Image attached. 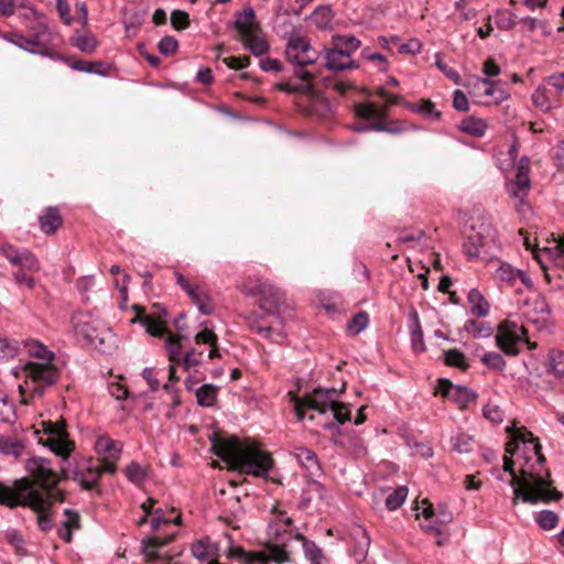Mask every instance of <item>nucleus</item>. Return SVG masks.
<instances>
[{"label":"nucleus","instance_id":"nucleus-1","mask_svg":"<svg viewBox=\"0 0 564 564\" xmlns=\"http://www.w3.org/2000/svg\"><path fill=\"white\" fill-rule=\"evenodd\" d=\"M213 453L229 465L230 469L256 477H267L273 466L272 457L254 445H245L236 435L223 438L213 435Z\"/></svg>","mask_w":564,"mask_h":564},{"label":"nucleus","instance_id":"nucleus-2","mask_svg":"<svg viewBox=\"0 0 564 564\" xmlns=\"http://www.w3.org/2000/svg\"><path fill=\"white\" fill-rule=\"evenodd\" d=\"M514 462L511 456H503V470L511 476L510 486L513 489V505L519 500L535 505L538 502L549 503L550 501H558L563 498V494L557 490L551 479L550 469H545V475H541L532 466L531 469H521V476H517L514 471Z\"/></svg>","mask_w":564,"mask_h":564},{"label":"nucleus","instance_id":"nucleus-61","mask_svg":"<svg viewBox=\"0 0 564 564\" xmlns=\"http://www.w3.org/2000/svg\"><path fill=\"white\" fill-rule=\"evenodd\" d=\"M550 365L556 376L563 377L564 376V352L561 350H552L550 352Z\"/></svg>","mask_w":564,"mask_h":564},{"label":"nucleus","instance_id":"nucleus-35","mask_svg":"<svg viewBox=\"0 0 564 564\" xmlns=\"http://www.w3.org/2000/svg\"><path fill=\"white\" fill-rule=\"evenodd\" d=\"M70 42L80 52L87 53V54L94 53L98 46V41L94 34H91V33L80 34L78 31L75 32Z\"/></svg>","mask_w":564,"mask_h":564},{"label":"nucleus","instance_id":"nucleus-42","mask_svg":"<svg viewBox=\"0 0 564 564\" xmlns=\"http://www.w3.org/2000/svg\"><path fill=\"white\" fill-rule=\"evenodd\" d=\"M295 539L302 541L305 557L314 564H319L324 557L322 550L301 533H296Z\"/></svg>","mask_w":564,"mask_h":564},{"label":"nucleus","instance_id":"nucleus-28","mask_svg":"<svg viewBox=\"0 0 564 564\" xmlns=\"http://www.w3.org/2000/svg\"><path fill=\"white\" fill-rule=\"evenodd\" d=\"M95 448L98 454L106 455L110 459L118 460L122 451V446L108 436H100L96 441Z\"/></svg>","mask_w":564,"mask_h":564},{"label":"nucleus","instance_id":"nucleus-25","mask_svg":"<svg viewBox=\"0 0 564 564\" xmlns=\"http://www.w3.org/2000/svg\"><path fill=\"white\" fill-rule=\"evenodd\" d=\"M334 47L336 55H344L346 58L351 59V54L357 51L361 42L354 35H335L333 36Z\"/></svg>","mask_w":564,"mask_h":564},{"label":"nucleus","instance_id":"nucleus-53","mask_svg":"<svg viewBox=\"0 0 564 564\" xmlns=\"http://www.w3.org/2000/svg\"><path fill=\"white\" fill-rule=\"evenodd\" d=\"M213 552V544L209 538L202 539L192 545V554L200 560H206Z\"/></svg>","mask_w":564,"mask_h":564},{"label":"nucleus","instance_id":"nucleus-41","mask_svg":"<svg viewBox=\"0 0 564 564\" xmlns=\"http://www.w3.org/2000/svg\"><path fill=\"white\" fill-rule=\"evenodd\" d=\"M24 451V444L15 437L0 435V452L6 455L20 457Z\"/></svg>","mask_w":564,"mask_h":564},{"label":"nucleus","instance_id":"nucleus-27","mask_svg":"<svg viewBox=\"0 0 564 564\" xmlns=\"http://www.w3.org/2000/svg\"><path fill=\"white\" fill-rule=\"evenodd\" d=\"M325 54V67L329 70L339 72L344 69H355L358 68V64L354 59H348L347 62H343L344 55H336V51L332 48L325 47L323 50Z\"/></svg>","mask_w":564,"mask_h":564},{"label":"nucleus","instance_id":"nucleus-59","mask_svg":"<svg viewBox=\"0 0 564 564\" xmlns=\"http://www.w3.org/2000/svg\"><path fill=\"white\" fill-rule=\"evenodd\" d=\"M285 56L290 63L294 64V68L305 69L306 65L314 64L316 61V58H302L297 52L289 46L285 48Z\"/></svg>","mask_w":564,"mask_h":564},{"label":"nucleus","instance_id":"nucleus-23","mask_svg":"<svg viewBox=\"0 0 564 564\" xmlns=\"http://www.w3.org/2000/svg\"><path fill=\"white\" fill-rule=\"evenodd\" d=\"M340 392L337 391L336 397H332L330 401L326 403L325 405V413L327 410H332L333 417L337 423L328 422L323 424V427L325 430H334L339 432L338 424H344L345 422L350 421V409L348 404L340 403L336 401V398H338Z\"/></svg>","mask_w":564,"mask_h":564},{"label":"nucleus","instance_id":"nucleus-51","mask_svg":"<svg viewBox=\"0 0 564 564\" xmlns=\"http://www.w3.org/2000/svg\"><path fill=\"white\" fill-rule=\"evenodd\" d=\"M408 496V488L400 486L386 498L387 509L394 511L402 506Z\"/></svg>","mask_w":564,"mask_h":564},{"label":"nucleus","instance_id":"nucleus-50","mask_svg":"<svg viewBox=\"0 0 564 564\" xmlns=\"http://www.w3.org/2000/svg\"><path fill=\"white\" fill-rule=\"evenodd\" d=\"M519 271L520 270L514 269L511 264L501 262L499 268L496 270V278L502 282L508 283L509 285H513L518 280Z\"/></svg>","mask_w":564,"mask_h":564},{"label":"nucleus","instance_id":"nucleus-49","mask_svg":"<svg viewBox=\"0 0 564 564\" xmlns=\"http://www.w3.org/2000/svg\"><path fill=\"white\" fill-rule=\"evenodd\" d=\"M464 253L469 259H476L480 256V251L484 250V253L488 252V249L490 247H482V245L479 243L478 239L475 235H471L466 238L464 245H463Z\"/></svg>","mask_w":564,"mask_h":564},{"label":"nucleus","instance_id":"nucleus-21","mask_svg":"<svg viewBox=\"0 0 564 564\" xmlns=\"http://www.w3.org/2000/svg\"><path fill=\"white\" fill-rule=\"evenodd\" d=\"M20 40L26 42L29 47L28 52L46 57H54L55 53L51 50L50 45L53 41L52 33H31L28 36H21Z\"/></svg>","mask_w":564,"mask_h":564},{"label":"nucleus","instance_id":"nucleus-9","mask_svg":"<svg viewBox=\"0 0 564 564\" xmlns=\"http://www.w3.org/2000/svg\"><path fill=\"white\" fill-rule=\"evenodd\" d=\"M132 308L135 311L137 315L131 319L132 323L140 322L145 327V330L155 337H161L165 333H169V328L166 327V308L160 304L155 303L152 305V311L149 315L145 314L144 307L140 305H133Z\"/></svg>","mask_w":564,"mask_h":564},{"label":"nucleus","instance_id":"nucleus-47","mask_svg":"<svg viewBox=\"0 0 564 564\" xmlns=\"http://www.w3.org/2000/svg\"><path fill=\"white\" fill-rule=\"evenodd\" d=\"M369 323V315L365 311H360L355 314L351 319L347 323V332L351 335L360 334Z\"/></svg>","mask_w":564,"mask_h":564},{"label":"nucleus","instance_id":"nucleus-22","mask_svg":"<svg viewBox=\"0 0 564 564\" xmlns=\"http://www.w3.org/2000/svg\"><path fill=\"white\" fill-rule=\"evenodd\" d=\"M313 76V73L302 69V68H294L293 70V77L300 79L299 83H292L289 82H281L276 83L274 85L275 89L289 93V94H302L304 91H311L312 89V83L311 78Z\"/></svg>","mask_w":564,"mask_h":564},{"label":"nucleus","instance_id":"nucleus-55","mask_svg":"<svg viewBox=\"0 0 564 564\" xmlns=\"http://www.w3.org/2000/svg\"><path fill=\"white\" fill-rule=\"evenodd\" d=\"M481 362L491 370L502 371L506 367V360L498 352H486L481 357Z\"/></svg>","mask_w":564,"mask_h":564},{"label":"nucleus","instance_id":"nucleus-17","mask_svg":"<svg viewBox=\"0 0 564 564\" xmlns=\"http://www.w3.org/2000/svg\"><path fill=\"white\" fill-rule=\"evenodd\" d=\"M303 95L307 99V102L304 106V111L307 116L317 117L319 119L330 116V102L322 95V91H318L316 84H312L311 91H304Z\"/></svg>","mask_w":564,"mask_h":564},{"label":"nucleus","instance_id":"nucleus-18","mask_svg":"<svg viewBox=\"0 0 564 564\" xmlns=\"http://www.w3.org/2000/svg\"><path fill=\"white\" fill-rule=\"evenodd\" d=\"M351 544L349 547L350 555L356 562L361 563L366 560L370 546V535L361 525H356L350 531Z\"/></svg>","mask_w":564,"mask_h":564},{"label":"nucleus","instance_id":"nucleus-33","mask_svg":"<svg viewBox=\"0 0 564 564\" xmlns=\"http://www.w3.org/2000/svg\"><path fill=\"white\" fill-rule=\"evenodd\" d=\"M240 41L245 48L249 50L254 56H262L270 48L268 42L260 36L259 33H251L249 36L242 37Z\"/></svg>","mask_w":564,"mask_h":564},{"label":"nucleus","instance_id":"nucleus-56","mask_svg":"<svg viewBox=\"0 0 564 564\" xmlns=\"http://www.w3.org/2000/svg\"><path fill=\"white\" fill-rule=\"evenodd\" d=\"M558 516L552 510H542L538 517V523L543 530H552L557 525Z\"/></svg>","mask_w":564,"mask_h":564},{"label":"nucleus","instance_id":"nucleus-62","mask_svg":"<svg viewBox=\"0 0 564 564\" xmlns=\"http://www.w3.org/2000/svg\"><path fill=\"white\" fill-rule=\"evenodd\" d=\"M34 17L33 21L29 24L28 29L31 33H52L47 26L45 18L41 14H37L32 10L31 12Z\"/></svg>","mask_w":564,"mask_h":564},{"label":"nucleus","instance_id":"nucleus-48","mask_svg":"<svg viewBox=\"0 0 564 564\" xmlns=\"http://www.w3.org/2000/svg\"><path fill=\"white\" fill-rule=\"evenodd\" d=\"M444 362L449 367H456L460 370L468 368L465 355L456 348L444 351Z\"/></svg>","mask_w":564,"mask_h":564},{"label":"nucleus","instance_id":"nucleus-11","mask_svg":"<svg viewBox=\"0 0 564 564\" xmlns=\"http://www.w3.org/2000/svg\"><path fill=\"white\" fill-rule=\"evenodd\" d=\"M517 325L512 322L505 321L498 326V334L496 336L497 346L508 356H517L520 352L518 345L520 343H528L530 348H535L536 344H531L527 339L528 330L522 326L520 327L521 335H518L511 329Z\"/></svg>","mask_w":564,"mask_h":564},{"label":"nucleus","instance_id":"nucleus-13","mask_svg":"<svg viewBox=\"0 0 564 564\" xmlns=\"http://www.w3.org/2000/svg\"><path fill=\"white\" fill-rule=\"evenodd\" d=\"M422 514L424 522L421 523V528L429 533L436 535L442 534V527L453 521V513L444 505H438L437 509H434L433 505L427 501H422Z\"/></svg>","mask_w":564,"mask_h":564},{"label":"nucleus","instance_id":"nucleus-45","mask_svg":"<svg viewBox=\"0 0 564 564\" xmlns=\"http://www.w3.org/2000/svg\"><path fill=\"white\" fill-rule=\"evenodd\" d=\"M312 19L318 29L325 30L329 28L333 20L332 8L329 6H318L314 10Z\"/></svg>","mask_w":564,"mask_h":564},{"label":"nucleus","instance_id":"nucleus-6","mask_svg":"<svg viewBox=\"0 0 564 564\" xmlns=\"http://www.w3.org/2000/svg\"><path fill=\"white\" fill-rule=\"evenodd\" d=\"M42 426L47 437L45 441L40 438V443L50 447L56 455L66 459L75 445L74 442L68 438L65 420L61 419L57 422L42 421Z\"/></svg>","mask_w":564,"mask_h":564},{"label":"nucleus","instance_id":"nucleus-3","mask_svg":"<svg viewBox=\"0 0 564 564\" xmlns=\"http://www.w3.org/2000/svg\"><path fill=\"white\" fill-rule=\"evenodd\" d=\"M0 505L9 508L29 507L37 513V525L42 531L52 529V497L44 495L26 477L14 480L13 487L0 484Z\"/></svg>","mask_w":564,"mask_h":564},{"label":"nucleus","instance_id":"nucleus-43","mask_svg":"<svg viewBox=\"0 0 564 564\" xmlns=\"http://www.w3.org/2000/svg\"><path fill=\"white\" fill-rule=\"evenodd\" d=\"M529 167L518 166L514 182L513 196L521 197L527 194L530 188Z\"/></svg>","mask_w":564,"mask_h":564},{"label":"nucleus","instance_id":"nucleus-54","mask_svg":"<svg viewBox=\"0 0 564 564\" xmlns=\"http://www.w3.org/2000/svg\"><path fill=\"white\" fill-rule=\"evenodd\" d=\"M296 457L306 469H319L316 454L313 451L305 447H300L299 452L296 453Z\"/></svg>","mask_w":564,"mask_h":564},{"label":"nucleus","instance_id":"nucleus-37","mask_svg":"<svg viewBox=\"0 0 564 564\" xmlns=\"http://www.w3.org/2000/svg\"><path fill=\"white\" fill-rule=\"evenodd\" d=\"M197 403L200 406H213L217 400L218 387L209 383L200 386L196 391Z\"/></svg>","mask_w":564,"mask_h":564},{"label":"nucleus","instance_id":"nucleus-19","mask_svg":"<svg viewBox=\"0 0 564 564\" xmlns=\"http://www.w3.org/2000/svg\"><path fill=\"white\" fill-rule=\"evenodd\" d=\"M239 34V40L249 36L251 33H261V28L256 21L253 8L247 7L241 12L235 13V21L231 24Z\"/></svg>","mask_w":564,"mask_h":564},{"label":"nucleus","instance_id":"nucleus-44","mask_svg":"<svg viewBox=\"0 0 564 564\" xmlns=\"http://www.w3.org/2000/svg\"><path fill=\"white\" fill-rule=\"evenodd\" d=\"M164 335H167L165 339V347L167 350L170 361H172L173 364L181 362V336L173 335L170 330Z\"/></svg>","mask_w":564,"mask_h":564},{"label":"nucleus","instance_id":"nucleus-16","mask_svg":"<svg viewBox=\"0 0 564 564\" xmlns=\"http://www.w3.org/2000/svg\"><path fill=\"white\" fill-rule=\"evenodd\" d=\"M175 278L177 284L187 293L202 314L210 315L214 313V305L210 297L202 288L189 284L185 276L180 272H175Z\"/></svg>","mask_w":564,"mask_h":564},{"label":"nucleus","instance_id":"nucleus-64","mask_svg":"<svg viewBox=\"0 0 564 564\" xmlns=\"http://www.w3.org/2000/svg\"><path fill=\"white\" fill-rule=\"evenodd\" d=\"M171 23L176 30H184L189 24L188 13L181 10H174L171 13Z\"/></svg>","mask_w":564,"mask_h":564},{"label":"nucleus","instance_id":"nucleus-36","mask_svg":"<svg viewBox=\"0 0 564 564\" xmlns=\"http://www.w3.org/2000/svg\"><path fill=\"white\" fill-rule=\"evenodd\" d=\"M506 431L510 435V440L506 444V453L512 456L516 454L520 442L527 445L528 430L525 427L508 426Z\"/></svg>","mask_w":564,"mask_h":564},{"label":"nucleus","instance_id":"nucleus-7","mask_svg":"<svg viewBox=\"0 0 564 564\" xmlns=\"http://www.w3.org/2000/svg\"><path fill=\"white\" fill-rule=\"evenodd\" d=\"M25 468L32 478L28 479L33 484V488L39 486L41 492L52 497L53 490L59 479L57 474L53 470L51 462L42 457H33L26 462Z\"/></svg>","mask_w":564,"mask_h":564},{"label":"nucleus","instance_id":"nucleus-20","mask_svg":"<svg viewBox=\"0 0 564 564\" xmlns=\"http://www.w3.org/2000/svg\"><path fill=\"white\" fill-rule=\"evenodd\" d=\"M259 308L267 314L274 315L284 303V293L276 286L265 282L260 293Z\"/></svg>","mask_w":564,"mask_h":564},{"label":"nucleus","instance_id":"nucleus-57","mask_svg":"<svg viewBox=\"0 0 564 564\" xmlns=\"http://www.w3.org/2000/svg\"><path fill=\"white\" fill-rule=\"evenodd\" d=\"M158 48L161 54L172 56L177 52L178 42L174 36L165 35L160 40Z\"/></svg>","mask_w":564,"mask_h":564},{"label":"nucleus","instance_id":"nucleus-34","mask_svg":"<svg viewBox=\"0 0 564 564\" xmlns=\"http://www.w3.org/2000/svg\"><path fill=\"white\" fill-rule=\"evenodd\" d=\"M459 129L469 135L479 138L485 134L487 123L484 119L469 116L462 120Z\"/></svg>","mask_w":564,"mask_h":564},{"label":"nucleus","instance_id":"nucleus-60","mask_svg":"<svg viewBox=\"0 0 564 564\" xmlns=\"http://www.w3.org/2000/svg\"><path fill=\"white\" fill-rule=\"evenodd\" d=\"M532 101L535 107L542 109L543 111H549L553 107L549 100L546 88H538L532 95Z\"/></svg>","mask_w":564,"mask_h":564},{"label":"nucleus","instance_id":"nucleus-14","mask_svg":"<svg viewBox=\"0 0 564 564\" xmlns=\"http://www.w3.org/2000/svg\"><path fill=\"white\" fill-rule=\"evenodd\" d=\"M436 393L457 403L460 409L467 406L471 402H476L477 393L465 386H456L448 379H440Z\"/></svg>","mask_w":564,"mask_h":564},{"label":"nucleus","instance_id":"nucleus-52","mask_svg":"<svg viewBox=\"0 0 564 564\" xmlns=\"http://www.w3.org/2000/svg\"><path fill=\"white\" fill-rule=\"evenodd\" d=\"M453 449L457 453L465 454L473 449L474 438L466 433H458L452 438Z\"/></svg>","mask_w":564,"mask_h":564},{"label":"nucleus","instance_id":"nucleus-32","mask_svg":"<svg viewBox=\"0 0 564 564\" xmlns=\"http://www.w3.org/2000/svg\"><path fill=\"white\" fill-rule=\"evenodd\" d=\"M269 314L265 312L263 314H259L257 312H251L245 316L248 327L251 330L257 332L258 334L269 337L272 328L269 324L265 323V317Z\"/></svg>","mask_w":564,"mask_h":564},{"label":"nucleus","instance_id":"nucleus-8","mask_svg":"<svg viewBox=\"0 0 564 564\" xmlns=\"http://www.w3.org/2000/svg\"><path fill=\"white\" fill-rule=\"evenodd\" d=\"M336 395L337 390L334 388H316L312 391V393H306L302 398L292 395L291 401L294 403V412L297 421L304 420V409L314 410L321 414H324L326 403L330 401L332 397Z\"/></svg>","mask_w":564,"mask_h":564},{"label":"nucleus","instance_id":"nucleus-40","mask_svg":"<svg viewBox=\"0 0 564 564\" xmlns=\"http://www.w3.org/2000/svg\"><path fill=\"white\" fill-rule=\"evenodd\" d=\"M464 329L476 338H488L494 334V328L489 323L468 319Z\"/></svg>","mask_w":564,"mask_h":564},{"label":"nucleus","instance_id":"nucleus-58","mask_svg":"<svg viewBox=\"0 0 564 564\" xmlns=\"http://www.w3.org/2000/svg\"><path fill=\"white\" fill-rule=\"evenodd\" d=\"M19 345L15 340L0 338V359H10L18 355Z\"/></svg>","mask_w":564,"mask_h":564},{"label":"nucleus","instance_id":"nucleus-26","mask_svg":"<svg viewBox=\"0 0 564 564\" xmlns=\"http://www.w3.org/2000/svg\"><path fill=\"white\" fill-rule=\"evenodd\" d=\"M471 229L475 230V236L482 247L497 245V231L491 223L481 220L478 225H473Z\"/></svg>","mask_w":564,"mask_h":564},{"label":"nucleus","instance_id":"nucleus-12","mask_svg":"<svg viewBox=\"0 0 564 564\" xmlns=\"http://www.w3.org/2000/svg\"><path fill=\"white\" fill-rule=\"evenodd\" d=\"M72 324L75 333L82 336L88 344L102 348L106 337L99 329L96 321L88 313L78 312L72 316Z\"/></svg>","mask_w":564,"mask_h":564},{"label":"nucleus","instance_id":"nucleus-4","mask_svg":"<svg viewBox=\"0 0 564 564\" xmlns=\"http://www.w3.org/2000/svg\"><path fill=\"white\" fill-rule=\"evenodd\" d=\"M25 347L30 356L45 360V364L30 361L25 365L26 377L33 383L32 394L43 395L45 388L53 386L59 378V370L51 361L54 359V352L37 340L25 341Z\"/></svg>","mask_w":564,"mask_h":564},{"label":"nucleus","instance_id":"nucleus-46","mask_svg":"<svg viewBox=\"0 0 564 564\" xmlns=\"http://www.w3.org/2000/svg\"><path fill=\"white\" fill-rule=\"evenodd\" d=\"M117 460L110 459L109 457H104L99 459L97 465L90 464L87 467L88 475H95L96 477H100L102 474H115L117 470Z\"/></svg>","mask_w":564,"mask_h":564},{"label":"nucleus","instance_id":"nucleus-29","mask_svg":"<svg viewBox=\"0 0 564 564\" xmlns=\"http://www.w3.org/2000/svg\"><path fill=\"white\" fill-rule=\"evenodd\" d=\"M468 303L470 304V313L477 317H485L489 313V303L485 300L484 295L477 290L471 289L467 295Z\"/></svg>","mask_w":564,"mask_h":564},{"label":"nucleus","instance_id":"nucleus-10","mask_svg":"<svg viewBox=\"0 0 564 564\" xmlns=\"http://www.w3.org/2000/svg\"><path fill=\"white\" fill-rule=\"evenodd\" d=\"M267 549V552H246L241 547H231L229 555L239 557L247 564H269L270 562L283 564L289 562V554L284 545L268 544Z\"/></svg>","mask_w":564,"mask_h":564},{"label":"nucleus","instance_id":"nucleus-31","mask_svg":"<svg viewBox=\"0 0 564 564\" xmlns=\"http://www.w3.org/2000/svg\"><path fill=\"white\" fill-rule=\"evenodd\" d=\"M311 83L317 85L318 91H321L322 88H324V89L333 88L339 95H344L348 89L351 88V85L349 83L339 80L334 75L324 76L318 80L315 79V76L313 75L311 78Z\"/></svg>","mask_w":564,"mask_h":564},{"label":"nucleus","instance_id":"nucleus-38","mask_svg":"<svg viewBox=\"0 0 564 564\" xmlns=\"http://www.w3.org/2000/svg\"><path fill=\"white\" fill-rule=\"evenodd\" d=\"M70 68L89 74L106 76L108 75L109 65L104 62L75 61L70 64Z\"/></svg>","mask_w":564,"mask_h":564},{"label":"nucleus","instance_id":"nucleus-5","mask_svg":"<svg viewBox=\"0 0 564 564\" xmlns=\"http://www.w3.org/2000/svg\"><path fill=\"white\" fill-rule=\"evenodd\" d=\"M0 254H2L12 265L20 267L13 273V279L17 284H24L29 290L34 289L35 280L26 273L40 271V261L28 249H18L12 245H4L0 247Z\"/></svg>","mask_w":564,"mask_h":564},{"label":"nucleus","instance_id":"nucleus-30","mask_svg":"<svg viewBox=\"0 0 564 564\" xmlns=\"http://www.w3.org/2000/svg\"><path fill=\"white\" fill-rule=\"evenodd\" d=\"M175 538V534L169 535L166 539L160 536H150L142 540V553L149 561L158 558L156 549L169 544Z\"/></svg>","mask_w":564,"mask_h":564},{"label":"nucleus","instance_id":"nucleus-15","mask_svg":"<svg viewBox=\"0 0 564 564\" xmlns=\"http://www.w3.org/2000/svg\"><path fill=\"white\" fill-rule=\"evenodd\" d=\"M355 113L360 119H377L384 130H378L379 132H388L397 134L403 131V128L397 121L387 122V109L379 108L375 102L359 104L355 107Z\"/></svg>","mask_w":564,"mask_h":564},{"label":"nucleus","instance_id":"nucleus-63","mask_svg":"<svg viewBox=\"0 0 564 564\" xmlns=\"http://www.w3.org/2000/svg\"><path fill=\"white\" fill-rule=\"evenodd\" d=\"M126 476L132 482H141L145 478V471L141 467V465H139L135 462H132L126 468Z\"/></svg>","mask_w":564,"mask_h":564},{"label":"nucleus","instance_id":"nucleus-24","mask_svg":"<svg viewBox=\"0 0 564 564\" xmlns=\"http://www.w3.org/2000/svg\"><path fill=\"white\" fill-rule=\"evenodd\" d=\"M63 223L64 218L56 206L44 208L43 213L39 216L40 228L47 236L54 235L62 227Z\"/></svg>","mask_w":564,"mask_h":564},{"label":"nucleus","instance_id":"nucleus-39","mask_svg":"<svg viewBox=\"0 0 564 564\" xmlns=\"http://www.w3.org/2000/svg\"><path fill=\"white\" fill-rule=\"evenodd\" d=\"M404 106L411 111L421 113L426 118H431L434 120L441 119V112L435 109V105L430 99H421L419 105H413L411 102L404 101Z\"/></svg>","mask_w":564,"mask_h":564}]
</instances>
